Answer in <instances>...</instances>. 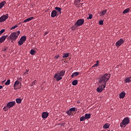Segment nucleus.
Wrapping results in <instances>:
<instances>
[{
  "mask_svg": "<svg viewBox=\"0 0 131 131\" xmlns=\"http://www.w3.org/2000/svg\"><path fill=\"white\" fill-rule=\"evenodd\" d=\"M111 75L110 74H105L103 75H101L99 77V83L103 85V89L106 88V85L107 84V81L110 79Z\"/></svg>",
  "mask_w": 131,
  "mask_h": 131,
  "instance_id": "1",
  "label": "nucleus"
},
{
  "mask_svg": "<svg viewBox=\"0 0 131 131\" xmlns=\"http://www.w3.org/2000/svg\"><path fill=\"white\" fill-rule=\"evenodd\" d=\"M20 33H21L20 31L16 32H13L9 35L8 39H11V42H14V41H16V39L18 38V36H19Z\"/></svg>",
  "mask_w": 131,
  "mask_h": 131,
  "instance_id": "2",
  "label": "nucleus"
},
{
  "mask_svg": "<svg viewBox=\"0 0 131 131\" xmlns=\"http://www.w3.org/2000/svg\"><path fill=\"white\" fill-rule=\"evenodd\" d=\"M64 75H65V70H62L60 72H57L55 74L54 77L57 81H59V80H61V79H62V77H63Z\"/></svg>",
  "mask_w": 131,
  "mask_h": 131,
  "instance_id": "3",
  "label": "nucleus"
},
{
  "mask_svg": "<svg viewBox=\"0 0 131 131\" xmlns=\"http://www.w3.org/2000/svg\"><path fill=\"white\" fill-rule=\"evenodd\" d=\"M129 118L128 117L124 118L122 121L120 123V126L121 127H125L128 123H129Z\"/></svg>",
  "mask_w": 131,
  "mask_h": 131,
  "instance_id": "4",
  "label": "nucleus"
},
{
  "mask_svg": "<svg viewBox=\"0 0 131 131\" xmlns=\"http://www.w3.org/2000/svg\"><path fill=\"white\" fill-rule=\"evenodd\" d=\"M26 41V36L24 35L21 37L19 40L18 42V46H22L23 43Z\"/></svg>",
  "mask_w": 131,
  "mask_h": 131,
  "instance_id": "5",
  "label": "nucleus"
},
{
  "mask_svg": "<svg viewBox=\"0 0 131 131\" xmlns=\"http://www.w3.org/2000/svg\"><path fill=\"white\" fill-rule=\"evenodd\" d=\"M84 23V19H78L75 23V25L76 27L81 26V25H83Z\"/></svg>",
  "mask_w": 131,
  "mask_h": 131,
  "instance_id": "6",
  "label": "nucleus"
},
{
  "mask_svg": "<svg viewBox=\"0 0 131 131\" xmlns=\"http://www.w3.org/2000/svg\"><path fill=\"white\" fill-rule=\"evenodd\" d=\"M8 18H9V14H8L2 15L0 17L1 23H3V22H5V21H6V20H7V19H8Z\"/></svg>",
  "mask_w": 131,
  "mask_h": 131,
  "instance_id": "7",
  "label": "nucleus"
},
{
  "mask_svg": "<svg viewBox=\"0 0 131 131\" xmlns=\"http://www.w3.org/2000/svg\"><path fill=\"white\" fill-rule=\"evenodd\" d=\"M124 40H123V39H120L119 40H118L116 42V46L118 48H119V47H120V46H121V45H123V43H124Z\"/></svg>",
  "mask_w": 131,
  "mask_h": 131,
  "instance_id": "8",
  "label": "nucleus"
},
{
  "mask_svg": "<svg viewBox=\"0 0 131 131\" xmlns=\"http://www.w3.org/2000/svg\"><path fill=\"white\" fill-rule=\"evenodd\" d=\"M16 104L15 101H10L8 102L7 104V107L10 109V108H12V107H14V105Z\"/></svg>",
  "mask_w": 131,
  "mask_h": 131,
  "instance_id": "9",
  "label": "nucleus"
},
{
  "mask_svg": "<svg viewBox=\"0 0 131 131\" xmlns=\"http://www.w3.org/2000/svg\"><path fill=\"white\" fill-rule=\"evenodd\" d=\"M49 113L48 112H44L42 113L41 117L43 119L48 118Z\"/></svg>",
  "mask_w": 131,
  "mask_h": 131,
  "instance_id": "10",
  "label": "nucleus"
},
{
  "mask_svg": "<svg viewBox=\"0 0 131 131\" xmlns=\"http://www.w3.org/2000/svg\"><path fill=\"white\" fill-rule=\"evenodd\" d=\"M103 89L104 88L103 87V85L100 84L96 89V91L97 93H102L103 92Z\"/></svg>",
  "mask_w": 131,
  "mask_h": 131,
  "instance_id": "11",
  "label": "nucleus"
},
{
  "mask_svg": "<svg viewBox=\"0 0 131 131\" xmlns=\"http://www.w3.org/2000/svg\"><path fill=\"white\" fill-rule=\"evenodd\" d=\"M19 83H20V82L18 80H16L15 81L13 85L14 90H18V85Z\"/></svg>",
  "mask_w": 131,
  "mask_h": 131,
  "instance_id": "12",
  "label": "nucleus"
},
{
  "mask_svg": "<svg viewBox=\"0 0 131 131\" xmlns=\"http://www.w3.org/2000/svg\"><path fill=\"white\" fill-rule=\"evenodd\" d=\"M58 15V12L56 10H53L51 12V17L52 18H55L56 16Z\"/></svg>",
  "mask_w": 131,
  "mask_h": 131,
  "instance_id": "13",
  "label": "nucleus"
},
{
  "mask_svg": "<svg viewBox=\"0 0 131 131\" xmlns=\"http://www.w3.org/2000/svg\"><path fill=\"white\" fill-rule=\"evenodd\" d=\"M7 37H8L7 35L2 36L0 37V43H3V42L6 40V38H7Z\"/></svg>",
  "mask_w": 131,
  "mask_h": 131,
  "instance_id": "14",
  "label": "nucleus"
},
{
  "mask_svg": "<svg viewBox=\"0 0 131 131\" xmlns=\"http://www.w3.org/2000/svg\"><path fill=\"white\" fill-rule=\"evenodd\" d=\"M55 10L56 11H57V13L59 14V15H61V13L62 12V8H60V7H55Z\"/></svg>",
  "mask_w": 131,
  "mask_h": 131,
  "instance_id": "15",
  "label": "nucleus"
},
{
  "mask_svg": "<svg viewBox=\"0 0 131 131\" xmlns=\"http://www.w3.org/2000/svg\"><path fill=\"white\" fill-rule=\"evenodd\" d=\"M125 97V92H121L119 94V98L120 99H123Z\"/></svg>",
  "mask_w": 131,
  "mask_h": 131,
  "instance_id": "16",
  "label": "nucleus"
},
{
  "mask_svg": "<svg viewBox=\"0 0 131 131\" xmlns=\"http://www.w3.org/2000/svg\"><path fill=\"white\" fill-rule=\"evenodd\" d=\"M78 74H79V72H74L72 74L71 77H72L73 78L74 77L77 76V75H78Z\"/></svg>",
  "mask_w": 131,
  "mask_h": 131,
  "instance_id": "17",
  "label": "nucleus"
},
{
  "mask_svg": "<svg viewBox=\"0 0 131 131\" xmlns=\"http://www.w3.org/2000/svg\"><path fill=\"white\" fill-rule=\"evenodd\" d=\"M6 4H7L6 1H3L0 3V9H2L6 5Z\"/></svg>",
  "mask_w": 131,
  "mask_h": 131,
  "instance_id": "18",
  "label": "nucleus"
},
{
  "mask_svg": "<svg viewBox=\"0 0 131 131\" xmlns=\"http://www.w3.org/2000/svg\"><path fill=\"white\" fill-rule=\"evenodd\" d=\"M33 18H34L33 16L30 17L26 19V20H25L24 21V23H25L26 22H29V21H31V20H33Z\"/></svg>",
  "mask_w": 131,
  "mask_h": 131,
  "instance_id": "19",
  "label": "nucleus"
},
{
  "mask_svg": "<svg viewBox=\"0 0 131 131\" xmlns=\"http://www.w3.org/2000/svg\"><path fill=\"white\" fill-rule=\"evenodd\" d=\"M131 82V77H129L128 78H126L125 79V82Z\"/></svg>",
  "mask_w": 131,
  "mask_h": 131,
  "instance_id": "20",
  "label": "nucleus"
},
{
  "mask_svg": "<svg viewBox=\"0 0 131 131\" xmlns=\"http://www.w3.org/2000/svg\"><path fill=\"white\" fill-rule=\"evenodd\" d=\"M84 117L85 119H90L91 118V114H85Z\"/></svg>",
  "mask_w": 131,
  "mask_h": 131,
  "instance_id": "21",
  "label": "nucleus"
},
{
  "mask_svg": "<svg viewBox=\"0 0 131 131\" xmlns=\"http://www.w3.org/2000/svg\"><path fill=\"white\" fill-rule=\"evenodd\" d=\"M110 126V124L109 123H106V124H105L103 126V128H105V129H107V128H109Z\"/></svg>",
  "mask_w": 131,
  "mask_h": 131,
  "instance_id": "22",
  "label": "nucleus"
},
{
  "mask_svg": "<svg viewBox=\"0 0 131 131\" xmlns=\"http://www.w3.org/2000/svg\"><path fill=\"white\" fill-rule=\"evenodd\" d=\"M69 57V53H63L62 58H68Z\"/></svg>",
  "mask_w": 131,
  "mask_h": 131,
  "instance_id": "23",
  "label": "nucleus"
},
{
  "mask_svg": "<svg viewBox=\"0 0 131 131\" xmlns=\"http://www.w3.org/2000/svg\"><path fill=\"white\" fill-rule=\"evenodd\" d=\"M21 102H22V100H21V99H20V98H17L16 99V102L17 104H21Z\"/></svg>",
  "mask_w": 131,
  "mask_h": 131,
  "instance_id": "24",
  "label": "nucleus"
},
{
  "mask_svg": "<svg viewBox=\"0 0 131 131\" xmlns=\"http://www.w3.org/2000/svg\"><path fill=\"white\" fill-rule=\"evenodd\" d=\"M78 83V81H77V80H75L73 81L72 83L73 85H76Z\"/></svg>",
  "mask_w": 131,
  "mask_h": 131,
  "instance_id": "25",
  "label": "nucleus"
},
{
  "mask_svg": "<svg viewBox=\"0 0 131 131\" xmlns=\"http://www.w3.org/2000/svg\"><path fill=\"white\" fill-rule=\"evenodd\" d=\"M106 13H107V9H105L104 10L102 11L101 12V16H104V15H105V14H106Z\"/></svg>",
  "mask_w": 131,
  "mask_h": 131,
  "instance_id": "26",
  "label": "nucleus"
},
{
  "mask_svg": "<svg viewBox=\"0 0 131 131\" xmlns=\"http://www.w3.org/2000/svg\"><path fill=\"white\" fill-rule=\"evenodd\" d=\"M128 12H129V8H127L123 11V14H126Z\"/></svg>",
  "mask_w": 131,
  "mask_h": 131,
  "instance_id": "27",
  "label": "nucleus"
},
{
  "mask_svg": "<svg viewBox=\"0 0 131 131\" xmlns=\"http://www.w3.org/2000/svg\"><path fill=\"white\" fill-rule=\"evenodd\" d=\"M10 83H11V80L10 79H8L5 82V85H9Z\"/></svg>",
  "mask_w": 131,
  "mask_h": 131,
  "instance_id": "28",
  "label": "nucleus"
},
{
  "mask_svg": "<svg viewBox=\"0 0 131 131\" xmlns=\"http://www.w3.org/2000/svg\"><path fill=\"white\" fill-rule=\"evenodd\" d=\"M30 54L31 55H35L36 53H35V51H34L33 49L31 50L30 51Z\"/></svg>",
  "mask_w": 131,
  "mask_h": 131,
  "instance_id": "29",
  "label": "nucleus"
},
{
  "mask_svg": "<svg viewBox=\"0 0 131 131\" xmlns=\"http://www.w3.org/2000/svg\"><path fill=\"white\" fill-rule=\"evenodd\" d=\"M70 111L72 112H74V111H76V108L75 107H72L71 108H70Z\"/></svg>",
  "mask_w": 131,
  "mask_h": 131,
  "instance_id": "30",
  "label": "nucleus"
},
{
  "mask_svg": "<svg viewBox=\"0 0 131 131\" xmlns=\"http://www.w3.org/2000/svg\"><path fill=\"white\" fill-rule=\"evenodd\" d=\"M67 114L68 115H69L70 116H71V115H73V113H72V112L70 111V110H69V111L67 112Z\"/></svg>",
  "mask_w": 131,
  "mask_h": 131,
  "instance_id": "31",
  "label": "nucleus"
},
{
  "mask_svg": "<svg viewBox=\"0 0 131 131\" xmlns=\"http://www.w3.org/2000/svg\"><path fill=\"white\" fill-rule=\"evenodd\" d=\"M80 2H81V0H75L74 3H75V5H78V4H79V3H80Z\"/></svg>",
  "mask_w": 131,
  "mask_h": 131,
  "instance_id": "32",
  "label": "nucleus"
},
{
  "mask_svg": "<svg viewBox=\"0 0 131 131\" xmlns=\"http://www.w3.org/2000/svg\"><path fill=\"white\" fill-rule=\"evenodd\" d=\"M85 118L84 116H82L80 118V121H84V120H85Z\"/></svg>",
  "mask_w": 131,
  "mask_h": 131,
  "instance_id": "33",
  "label": "nucleus"
},
{
  "mask_svg": "<svg viewBox=\"0 0 131 131\" xmlns=\"http://www.w3.org/2000/svg\"><path fill=\"white\" fill-rule=\"evenodd\" d=\"M9 108L8 107V105L5 106L4 108H3V110L5 111V112L6 111H8V110H9Z\"/></svg>",
  "mask_w": 131,
  "mask_h": 131,
  "instance_id": "34",
  "label": "nucleus"
},
{
  "mask_svg": "<svg viewBox=\"0 0 131 131\" xmlns=\"http://www.w3.org/2000/svg\"><path fill=\"white\" fill-rule=\"evenodd\" d=\"M93 18V14H89V17L87 18L88 20L89 19H92Z\"/></svg>",
  "mask_w": 131,
  "mask_h": 131,
  "instance_id": "35",
  "label": "nucleus"
},
{
  "mask_svg": "<svg viewBox=\"0 0 131 131\" xmlns=\"http://www.w3.org/2000/svg\"><path fill=\"white\" fill-rule=\"evenodd\" d=\"M18 27V25H15L13 27H12L10 29V30H13V29H15V28H17Z\"/></svg>",
  "mask_w": 131,
  "mask_h": 131,
  "instance_id": "36",
  "label": "nucleus"
},
{
  "mask_svg": "<svg viewBox=\"0 0 131 131\" xmlns=\"http://www.w3.org/2000/svg\"><path fill=\"white\" fill-rule=\"evenodd\" d=\"M98 65H99V60H97L96 61V63L94 64V66H93V67H96V66H98Z\"/></svg>",
  "mask_w": 131,
  "mask_h": 131,
  "instance_id": "37",
  "label": "nucleus"
},
{
  "mask_svg": "<svg viewBox=\"0 0 131 131\" xmlns=\"http://www.w3.org/2000/svg\"><path fill=\"white\" fill-rule=\"evenodd\" d=\"M77 28V27H76V26L75 25V26L72 27V30H75Z\"/></svg>",
  "mask_w": 131,
  "mask_h": 131,
  "instance_id": "38",
  "label": "nucleus"
},
{
  "mask_svg": "<svg viewBox=\"0 0 131 131\" xmlns=\"http://www.w3.org/2000/svg\"><path fill=\"white\" fill-rule=\"evenodd\" d=\"M36 81H34L32 83H31L30 84V86H33V85H35V83H36Z\"/></svg>",
  "mask_w": 131,
  "mask_h": 131,
  "instance_id": "39",
  "label": "nucleus"
},
{
  "mask_svg": "<svg viewBox=\"0 0 131 131\" xmlns=\"http://www.w3.org/2000/svg\"><path fill=\"white\" fill-rule=\"evenodd\" d=\"M5 29H2L1 31H0V35H2L4 32H5Z\"/></svg>",
  "mask_w": 131,
  "mask_h": 131,
  "instance_id": "40",
  "label": "nucleus"
},
{
  "mask_svg": "<svg viewBox=\"0 0 131 131\" xmlns=\"http://www.w3.org/2000/svg\"><path fill=\"white\" fill-rule=\"evenodd\" d=\"M99 24L100 25H103L104 24V23H103V20H100L99 22Z\"/></svg>",
  "mask_w": 131,
  "mask_h": 131,
  "instance_id": "41",
  "label": "nucleus"
},
{
  "mask_svg": "<svg viewBox=\"0 0 131 131\" xmlns=\"http://www.w3.org/2000/svg\"><path fill=\"white\" fill-rule=\"evenodd\" d=\"M55 59H58V58H60V55H56L55 56Z\"/></svg>",
  "mask_w": 131,
  "mask_h": 131,
  "instance_id": "42",
  "label": "nucleus"
},
{
  "mask_svg": "<svg viewBox=\"0 0 131 131\" xmlns=\"http://www.w3.org/2000/svg\"><path fill=\"white\" fill-rule=\"evenodd\" d=\"M49 33V32H46L45 33V35H47V34H48Z\"/></svg>",
  "mask_w": 131,
  "mask_h": 131,
  "instance_id": "43",
  "label": "nucleus"
},
{
  "mask_svg": "<svg viewBox=\"0 0 131 131\" xmlns=\"http://www.w3.org/2000/svg\"><path fill=\"white\" fill-rule=\"evenodd\" d=\"M2 89H3V86L0 85V90H2Z\"/></svg>",
  "mask_w": 131,
  "mask_h": 131,
  "instance_id": "44",
  "label": "nucleus"
},
{
  "mask_svg": "<svg viewBox=\"0 0 131 131\" xmlns=\"http://www.w3.org/2000/svg\"><path fill=\"white\" fill-rule=\"evenodd\" d=\"M4 82H5V81H3L2 82L3 83H4Z\"/></svg>",
  "mask_w": 131,
  "mask_h": 131,
  "instance_id": "45",
  "label": "nucleus"
},
{
  "mask_svg": "<svg viewBox=\"0 0 131 131\" xmlns=\"http://www.w3.org/2000/svg\"><path fill=\"white\" fill-rule=\"evenodd\" d=\"M29 71V70H28V71H27V72H28Z\"/></svg>",
  "mask_w": 131,
  "mask_h": 131,
  "instance_id": "46",
  "label": "nucleus"
}]
</instances>
